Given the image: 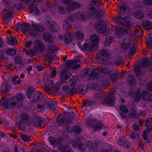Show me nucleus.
Listing matches in <instances>:
<instances>
[{"label":"nucleus","instance_id":"nucleus-1","mask_svg":"<svg viewBox=\"0 0 152 152\" xmlns=\"http://www.w3.org/2000/svg\"><path fill=\"white\" fill-rule=\"evenodd\" d=\"M120 5L119 10L120 15L118 16L117 18H114L113 21L115 22L116 20H117L126 27L129 28H133L134 25L131 21V19L125 15L126 13L129 11L127 4L121 2Z\"/></svg>","mask_w":152,"mask_h":152},{"label":"nucleus","instance_id":"nucleus-2","mask_svg":"<svg viewBox=\"0 0 152 152\" xmlns=\"http://www.w3.org/2000/svg\"><path fill=\"white\" fill-rule=\"evenodd\" d=\"M44 95L43 93L35 92L33 96L32 99L34 102L41 101L42 100L43 103L38 104L37 107L38 108H45L54 110L57 107V102L55 100L51 99H44Z\"/></svg>","mask_w":152,"mask_h":152},{"label":"nucleus","instance_id":"nucleus-3","mask_svg":"<svg viewBox=\"0 0 152 152\" xmlns=\"http://www.w3.org/2000/svg\"><path fill=\"white\" fill-rule=\"evenodd\" d=\"M25 99L23 94L18 93L12 99L10 98L4 102V105L9 108H13L16 106L19 107L23 104V102Z\"/></svg>","mask_w":152,"mask_h":152},{"label":"nucleus","instance_id":"nucleus-4","mask_svg":"<svg viewBox=\"0 0 152 152\" xmlns=\"http://www.w3.org/2000/svg\"><path fill=\"white\" fill-rule=\"evenodd\" d=\"M72 115V113H68L64 115L58 117L56 120L58 126H65L71 123L73 118Z\"/></svg>","mask_w":152,"mask_h":152},{"label":"nucleus","instance_id":"nucleus-5","mask_svg":"<svg viewBox=\"0 0 152 152\" xmlns=\"http://www.w3.org/2000/svg\"><path fill=\"white\" fill-rule=\"evenodd\" d=\"M130 40L128 39H125L121 45V49L122 51H126L130 48L131 50L129 52V55L130 56L133 55L136 52L135 48L134 47H131L130 45Z\"/></svg>","mask_w":152,"mask_h":152},{"label":"nucleus","instance_id":"nucleus-6","mask_svg":"<svg viewBox=\"0 0 152 152\" xmlns=\"http://www.w3.org/2000/svg\"><path fill=\"white\" fill-rule=\"evenodd\" d=\"M102 71L104 72V74H106L108 76L109 78L112 80V83H115L116 79L118 77V72L114 70H109L107 69H103Z\"/></svg>","mask_w":152,"mask_h":152},{"label":"nucleus","instance_id":"nucleus-7","mask_svg":"<svg viewBox=\"0 0 152 152\" xmlns=\"http://www.w3.org/2000/svg\"><path fill=\"white\" fill-rule=\"evenodd\" d=\"M77 79L78 77L76 76H73L72 78V82L70 83V86L72 87L70 89V91H68L70 94L74 93L75 92L76 93H79V91H80L82 87L80 86L79 85H78V87L77 86L76 83Z\"/></svg>","mask_w":152,"mask_h":152},{"label":"nucleus","instance_id":"nucleus-8","mask_svg":"<svg viewBox=\"0 0 152 152\" xmlns=\"http://www.w3.org/2000/svg\"><path fill=\"white\" fill-rule=\"evenodd\" d=\"M110 56V53L108 50L103 49L100 51L99 54L96 55V59L98 60L99 62L104 64V61L107 58L109 57Z\"/></svg>","mask_w":152,"mask_h":152},{"label":"nucleus","instance_id":"nucleus-9","mask_svg":"<svg viewBox=\"0 0 152 152\" xmlns=\"http://www.w3.org/2000/svg\"><path fill=\"white\" fill-rule=\"evenodd\" d=\"M95 26L98 33L104 35H107L106 23L103 20H100L98 21L96 24Z\"/></svg>","mask_w":152,"mask_h":152},{"label":"nucleus","instance_id":"nucleus-10","mask_svg":"<svg viewBox=\"0 0 152 152\" xmlns=\"http://www.w3.org/2000/svg\"><path fill=\"white\" fill-rule=\"evenodd\" d=\"M30 122L28 116L25 114H22L21 116V120L19 121L18 124L19 129L24 130L26 126L30 124Z\"/></svg>","mask_w":152,"mask_h":152},{"label":"nucleus","instance_id":"nucleus-11","mask_svg":"<svg viewBox=\"0 0 152 152\" xmlns=\"http://www.w3.org/2000/svg\"><path fill=\"white\" fill-rule=\"evenodd\" d=\"M68 70L67 69L64 68L61 71L60 74V78L62 83H66L70 80L72 81L69 78V75H68Z\"/></svg>","mask_w":152,"mask_h":152},{"label":"nucleus","instance_id":"nucleus-12","mask_svg":"<svg viewBox=\"0 0 152 152\" xmlns=\"http://www.w3.org/2000/svg\"><path fill=\"white\" fill-rule=\"evenodd\" d=\"M103 69H105L104 67H100L99 68H95L91 70L89 76L90 77H93L94 79H96L98 76L100 72L104 74V72L102 71Z\"/></svg>","mask_w":152,"mask_h":152},{"label":"nucleus","instance_id":"nucleus-13","mask_svg":"<svg viewBox=\"0 0 152 152\" xmlns=\"http://www.w3.org/2000/svg\"><path fill=\"white\" fill-rule=\"evenodd\" d=\"M16 27L17 28L16 30L21 29L22 32L24 34H26L29 31L30 26L28 23H25L22 24H19Z\"/></svg>","mask_w":152,"mask_h":152},{"label":"nucleus","instance_id":"nucleus-14","mask_svg":"<svg viewBox=\"0 0 152 152\" xmlns=\"http://www.w3.org/2000/svg\"><path fill=\"white\" fill-rule=\"evenodd\" d=\"M34 46L38 51L42 52L44 50V46L40 40H37L34 42Z\"/></svg>","mask_w":152,"mask_h":152},{"label":"nucleus","instance_id":"nucleus-15","mask_svg":"<svg viewBox=\"0 0 152 152\" xmlns=\"http://www.w3.org/2000/svg\"><path fill=\"white\" fill-rule=\"evenodd\" d=\"M89 124L93 126L92 127L95 130L99 129L104 126V124H101L100 121H98L95 120H93Z\"/></svg>","mask_w":152,"mask_h":152},{"label":"nucleus","instance_id":"nucleus-16","mask_svg":"<svg viewBox=\"0 0 152 152\" xmlns=\"http://www.w3.org/2000/svg\"><path fill=\"white\" fill-rule=\"evenodd\" d=\"M72 37V34L70 33H68L66 34L65 35H60L59 36V38L61 39H63L65 43L68 44L71 41Z\"/></svg>","mask_w":152,"mask_h":152},{"label":"nucleus","instance_id":"nucleus-17","mask_svg":"<svg viewBox=\"0 0 152 152\" xmlns=\"http://www.w3.org/2000/svg\"><path fill=\"white\" fill-rule=\"evenodd\" d=\"M81 5L77 2L75 1L71 4L70 5L67 6L66 9L69 11V12L72 11L75 8H78L80 7Z\"/></svg>","mask_w":152,"mask_h":152},{"label":"nucleus","instance_id":"nucleus-18","mask_svg":"<svg viewBox=\"0 0 152 152\" xmlns=\"http://www.w3.org/2000/svg\"><path fill=\"white\" fill-rule=\"evenodd\" d=\"M99 39V37L98 36L96 35H93L91 37L90 43L92 46L94 47V46L97 45Z\"/></svg>","mask_w":152,"mask_h":152},{"label":"nucleus","instance_id":"nucleus-19","mask_svg":"<svg viewBox=\"0 0 152 152\" xmlns=\"http://www.w3.org/2000/svg\"><path fill=\"white\" fill-rule=\"evenodd\" d=\"M134 70L136 76L138 77V79L140 82H142V78L140 76L141 74L140 66L138 65L135 66L134 68Z\"/></svg>","mask_w":152,"mask_h":152},{"label":"nucleus","instance_id":"nucleus-20","mask_svg":"<svg viewBox=\"0 0 152 152\" xmlns=\"http://www.w3.org/2000/svg\"><path fill=\"white\" fill-rule=\"evenodd\" d=\"M9 83H7L1 86V91L4 93H7L10 91L11 88Z\"/></svg>","mask_w":152,"mask_h":152},{"label":"nucleus","instance_id":"nucleus-21","mask_svg":"<svg viewBox=\"0 0 152 152\" xmlns=\"http://www.w3.org/2000/svg\"><path fill=\"white\" fill-rule=\"evenodd\" d=\"M82 51L84 52H89L92 50L94 47L92 46L90 43V44L86 43L84 44L83 48L80 47Z\"/></svg>","mask_w":152,"mask_h":152},{"label":"nucleus","instance_id":"nucleus-22","mask_svg":"<svg viewBox=\"0 0 152 152\" xmlns=\"http://www.w3.org/2000/svg\"><path fill=\"white\" fill-rule=\"evenodd\" d=\"M152 22L149 20H143L142 23L143 27L147 30H150L152 29Z\"/></svg>","mask_w":152,"mask_h":152},{"label":"nucleus","instance_id":"nucleus-23","mask_svg":"<svg viewBox=\"0 0 152 152\" xmlns=\"http://www.w3.org/2000/svg\"><path fill=\"white\" fill-rule=\"evenodd\" d=\"M58 149L62 152H72V150L71 147L68 145H65L64 147H59Z\"/></svg>","mask_w":152,"mask_h":152},{"label":"nucleus","instance_id":"nucleus-24","mask_svg":"<svg viewBox=\"0 0 152 152\" xmlns=\"http://www.w3.org/2000/svg\"><path fill=\"white\" fill-rule=\"evenodd\" d=\"M134 17L139 20H140L144 17L143 12L140 10L135 11L133 14Z\"/></svg>","mask_w":152,"mask_h":152},{"label":"nucleus","instance_id":"nucleus-25","mask_svg":"<svg viewBox=\"0 0 152 152\" xmlns=\"http://www.w3.org/2000/svg\"><path fill=\"white\" fill-rule=\"evenodd\" d=\"M115 99V95L112 94L111 95H107L105 100L108 104H111L114 103Z\"/></svg>","mask_w":152,"mask_h":152},{"label":"nucleus","instance_id":"nucleus-26","mask_svg":"<svg viewBox=\"0 0 152 152\" xmlns=\"http://www.w3.org/2000/svg\"><path fill=\"white\" fill-rule=\"evenodd\" d=\"M99 79L103 84H108L109 82L108 76H106L105 74L100 76L99 78Z\"/></svg>","mask_w":152,"mask_h":152},{"label":"nucleus","instance_id":"nucleus-27","mask_svg":"<svg viewBox=\"0 0 152 152\" xmlns=\"http://www.w3.org/2000/svg\"><path fill=\"white\" fill-rule=\"evenodd\" d=\"M54 52L53 50H49V52L45 56V58L48 61H51L53 59V53Z\"/></svg>","mask_w":152,"mask_h":152},{"label":"nucleus","instance_id":"nucleus-28","mask_svg":"<svg viewBox=\"0 0 152 152\" xmlns=\"http://www.w3.org/2000/svg\"><path fill=\"white\" fill-rule=\"evenodd\" d=\"M43 37L44 39L49 43L53 42L52 36L50 33H44L43 35Z\"/></svg>","mask_w":152,"mask_h":152},{"label":"nucleus","instance_id":"nucleus-29","mask_svg":"<svg viewBox=\"0 0 152 152\" xmlns=\"http://www.w3.org/2000/svg\"><path fill=\"white\" fill-rule=\"evenodd\" d=\"M59 26L55 23H52L49 28V30L51 32H56L59 29Z\"/></svg>","mask_w":152,"mask_h":152},{"label":"nucleus","instance_id":"nucleus-30","mask_svg":"<svg viewBox=\"0 0 152 152\" xmlns=\"http://www.w3.org/2000/svg\"><path fill=\"white\" fill-rule=\"evenodd\" d=\"M103 11L100 9H99L96 10H95L93 12L91 16L94 15L95 16L99 17L103 16Z\"/></svg>","mask_w":152,"mask_h":152},{"label":"nucleus","instance_id":"nucleus-31","mask_svg":"<svg viewBox=\"0 0 152 152\" xmlns=\"http://www.w3.org/2000/svg\"><path fill=\"white\" fill-rule=\"evenodd\" d=\"M50 85L52 88V90L53 94L55 95L59 90V85H56L54 84L52 81L50 82Z\"/></svg>","mask_w":152,"mask_h":152},{"label":"nucleus","instance_id":"nucleus-32","mask_svg":"<svg viewBox=\"0 0 152 152\" xmlns=\"http://www.w3.org/2000/svg\"><path fill=\"white\" fill-rule=\"evenodd\" d=\"M147 48L148 49L152 50V34H150L147 39L146 43Z\"/></svg>","mask_w":152,"mask_h":152},{"label":"nucleus","instance_id":"nucleus-33","mask_svg":"<svg viewBox=\"0 0 152 152\" xmlns=\"http://www.w3.org/2000/svg\"><path fill=\"white\" fill-rule=\"evenodd\" d=\"M75 16L78 18V19L81 21L84 20L86 18V15L85 13L83 12H80L77 13L75 15Z\"/></svg>","mask_w":152,"mask_h":152},{"label":"nucleus","instance_id":"nucleus-34","mask_svg":"<svg viewBox=\"0 0 152 152\" xmlns=\"http://www.w3.org/2000/svg\"><path fill=\"white\" fill-rule=\"evenodd\" d=\"M13 18L12 15L10 12H7L4 14V18L5 22L8 23Z\"/></svg>","mask_w":152,"mask_h":152},{"label":"nucleus","instance_id":"nucleus-35","mask_svg":"<svg viewBox=\"0 0 152 152\" xmlns=\"http://www.w3.org/2000/svg\"><path fill=\"white\" fill-rule=\"evenodd\" d=\"M33 122L34 124L36 126H41L42 125V119L39 117L34 118Z\"/></svg>","mask_w":152,"mask_h":152},{"label":"nucleus","instance_id":"nucleus-36","mask_svg":"<svg viewBox=\"0 0 152 152\" xmlns=\"http://www.w3.org/2000/svg\"><path fill=\"white\" fill-rule=\"evenodd\" d=\"M34 30L38 32H40L43 31L44 30V28L42 25H37V24H32Z\"/></svg>","mask_w":152,"mask_h":152},{"label":"nucleus","instance_id":"nucleus-37","mask_svg":"<svg viewBox=\"0 0 152 152\" xmlns=\"http://www.w3.org/2000/svg\"><path fill=\"white\" fill-rule=\"evenodd\" d=\"M37 51L38 50L36 48L32 49L29 51L26 50L25 54L27 55H29L31 56L32 57L37 54Z\"/></svg>","mask_w":152,"mask_h":152},{"label":"nucleus","instance_id":"nucleus-38","mask_svg":"<svg viewBox=\"0 0 152 152\" xmlns=\"http://www.w3.org/2000/svg\"><path fill=\"white\" fill-rule=\"evenodd\" d=\"M34 89L33 88H30L27 91V96L29 99H31V98H32L34 94Z\"/></svg>","mask_w":152,"mask_h":152},{"label":"nucleus","instance_id":"nucleus-39","mask_svg":"<svg viewBox=\"0 0 152 152\" xmlns=\"http://www.w3.org/2000/svg\"><path fill=\"white\" fill-rule=\"evenodd\" d=\"M76 38L79 40H82L84 37L83 33L80 31H77L75 32Z\"/></svg>","mask_w":152,"mask_h":152},{"label":"nucleus","instance_id":"nucleus-40","mask_svg":"<svg viewBox=\"0 0 152 152\" xmlns=\"http://www.w3.org/2000/svg\"><path fill=\"white\" fill-rule=\"evenodd\" d=\"M71 26V24L70 22H69L68 21L64 20L63 22V29L65 31L68 30L69 27Z\"/></svg>","mask_w":152,"mask_h":152},{"label":"nucleus","instance_id":"nucleus-41","mask_svg":"<svg viewBox=\"0 0 152 152\" xmlns=\"http://www.w3.org/2000/svg\"><path fill=\"white\" fill-rule=\"evenodd\" d=\"M134 97V101H140L141 100V95L139 89H138L136 92Z\"/></svg>","mask_w":152,"mask_h":152},{"label":"nucleus","instance_id":"nucleus-42","mask_svg":"<svg viewBox=\"0 0 152 152\" xmlns=\"http://www.w3.org/2000/svg\"><path fill=\"white\" fill-rule=\"evenodd\" d=\"M114 39L112 37H107L105 39L104 44L106 45H109L114 41Z\"/></svg>","mask_w":152,"mask_h":152},{"label":"nucleus","instance_id":"nucleus-43","mask_svg":"<svg viewBox=\"0 0 152 152\" xmlns=\"http://www.w3.org/2000/svg\"><path fill=\"white\" fill-rule=\"evenodd\" d=\"M12 81L13 84L14 85L19 84L21 83L20 79L19 77L17 76H15L12 78Z\"/></svg>","mask_w":152,"mask_h":152},{"label":"nucleus","instance_id":"nucleus-44","mask_svg":"<svg viewBox=\"0 0 152 152\" xmlns=\"http://www.w3.org/2000/svg\"><path fill=\"white\" fill-rule=\"evenodd\" d=\"M15 61L16 64H20L21 66H23L24 64L23 60L19 57H16L15 58Z\"/></svg>","mask_w":152,"mask_h":152},{"label":"nucleus","instance_id":"nucleus-45","mask_svg":"<svg viewBox=\"0 0 152 152\" xmlns=\"http://www.w3.org/2000/svg\"><path fill=\"white\" fill-rule=\"evenodd\" d=\"M7 42L10 45H16L17 43V40L15 37H11L10 39L8 40Z\"/></svg>","mask_w":152,"mask_h":152},{"label":"nucleus","instance_id":"nucleus-46","mask_svg":"<svg viewBox=\"0 0 152 152\" xmlns=\"http://www.w3.org/2000/svg\"><path fill=\"white\" fill-rule=\"evenodd\" d=\"M34 5H29L28 6V8L29 9H31V10L34 12V13H35L37 15V14H39L40 13V11L37 8H35L33 6Z\"/></svg>","mask_w":152,"mask_h":152},{"label":"nucleus","instance_id":"nucleus-47","mask_svg":"<svg viewBox=\"0 0 152 152\" xmlns=\"http://www.w3.org/2000/svg\"><path fill=\"white\" fill-rule=\"evenodd\" d=\"M101 3L100 0H92L91 2V5L96 7L99 6Z\"/></svg>","mask_w":152,"mask_h":152},{"label":"nucleus","instance_id":"nucleus-48","mask_svg":"<svg viewBox=\"0 0 152 152\" xmlns=\"http://www.w3.org/2000/svg\"><path fill=\"white\" fill-rule=\"evenodd\" d=\"M123 29L118 27L116 28V34L118 37L121 36L123 34Z\"/></svg>","mask_w":152,"mask_h":152},{"label":"nucleus","instance_id":"nucleus-49","mask_svg":"<svg viewBox=\"0 0 152 152\" xmlns=\"http://www.w3.org/2000/svg\"><path fill=\"white\" fill-rule=\"evenodd\" d=\"M6 52L9 55L13 56L15 55L16 51L13 49H9L6 50Z\"/></svg>","mask_w":152,"mask_h":152},{"label":"nucleus","instance_id":"nucleus-50","mask_svg":"<svg viewBox=\"0 0 152 152\" xmlns=\"http://www.w3.org/2000/svg\"><path fill=\"white\" fill-rule=\"evenodd\" d=\"M50 43L48 45V48L49 50H53L54 52V51L56 49V46L54 43Z\"/></svg>","mask_w":152,"mask_h":152},{"label":"nucleus","instance_id":"nucleus-51","mask_svg":"<svg viewBox=\"0 0 152 152\" xmlns=\"http://www.w3.org/2000/svg\"><path fill=\"white\" fill-rule=\"evenodd\" d=\"M135 79L133 75H130L128 77V81L131 84L135 83Z\"/></svg>","mask_w":152,"mask_h":152},{"label":"nucleus","instance_id":"nucleus-52","mask_svg":"<svg viewBox=\"0 0 152 152\" xmlns=\"http://www.w3.org/2000/svg\"><path fill=\"white\" fill-rule=\"evenodd\" d=\"M24 2L26 5H34L35 4L34 0H20Z\"/></svg>","mask_w":152,"mask_h":152},{"label":"nucleus","instance_id":"nucleus-53","mask_svg":"<svg viewBox=\"0 0 152 152\" xmlns=\"http://www.w3.org/2000/svg\"><path fill=\"white\" fill-rule=\"evenodd\" d=\"M73 61L69 60L67 61L65 63V65L69 69H70L73 67Z\"/></svg>","mask_w":152,"mask_h":152},{"label":"nucleus","instance_id":"nucleus-54","mask_svg":"<svg viewBox=\"0 0 152 152\" xmlns=\"http://www.w3.org/2000/svg\"><path fill=\"white\" fill-rule=\"evenodd\" d=\"M44 88L45 91L47 93L49 94H53L52 90H51L50 88V86L49 85L47 84L45 86H44Z\"/></svg>","mask_w":152,"mask_h":152},{"label":"nucleus","instance_id":"nucleus-55","mask_svg":"<svg viewBox=\"0 0 152 152\" xmlns=\"http://www.w3.org/2000/svg\"><path fill=\"white\" fill-rule=\"evenodd\" d=\"M93 104V102L89 100H86L84 101L83 102V107H85L90 106Z\"/></svg>","mask_w":152,"mask_h":152},{"label":"nucleus","instance_id":"nucleus-56","mask_svg":"<svg viewBox=\"0 0 152 152\" xmlns=\"http://www.w3.org/2000/svg\"><path fill=\"white\" fill-rule=\"evenodd\" d=\"M21 137L22 139L25 142L29 141L30 140V137L25 134H21Z\"/></svg>","mask_w":152,"mask_h":152},{"label":"nucleus","instance_id":"nucleus-57","mask_svg":"<svg viewBox=\"0 0 152 152\" xmlns=\"http://www.w3.org/2000/svg\"><path fill=\"white\" fill-rule=\"evenodd\" d=\"M120 110L122 112L126 113L128 112L127 107L124 105H122L120 107Z\"/></svg>","mask_w":152,"mask_h":152},{"label":"nucleus","instance_id":"nucleus-58","mask_svg":"<svg viewBox=\"0 0 152 152\" xmlns=\"http://www.w3.org/2000/svg\"><path fill=\"white\" fill-rule=\"evenodd\" d=\"M58 12L61 14H63L65 13V10L62 6H59L58 8Z\"/></svg>","mask_w":152,"mask_h":152},{"label":"nucleus","instance_id":"nucleus-59","mask_svg":"<svg viewBox=\"0 0 152 152\" xmlns=\"http://www.w3.org/2000/svg\"><path fill=\"white\" fill-rule=\"evenodd\" d=\"M72 130L73 132L77 133H79L81 131V128L78 126L73 127Z\"/></svg>","mask_w":152,"mask_h":152},{"label":"nucleus","instance_id":"nucleus-60","mask_svg":"<svg viewBox=\"0 0 152 152\" xmlns=\"http://www.w3.org/2000/svg\"><path fill=\"white\" fill-rule=\"evenodd\" d=\"M104 96V95L100 93L96 94L94 95L95 97L99 99H102Z\"/></svg>","mask_w":152,"mask_h":152},{"label":"nucleus","instance_id":"nucleus-61","mask_svg":"<svg viewBox=\"0 0 152 152\" xmlns=\"http://www.w3.org/2000/svg\"><path fill=\"white\" fill-rule=\"evenodd\" d=\"M56 138L53 137H50L49 138V140L50 143L53 145H54Z\"/></svg>","mask_w":152,"mask_h":152},{"label":"nucleus","instance_id":"nucleus-62","mask_svg":"<svg viewBox=\"0 0 152 152\" xmlns=\"http://www.w3.org/2000/svg\"><path fill=\"white\" fill-rule=\"evenodd\" d=\"M62 141V139L61 137L56 138L54 143V145H60Z\"/></svg>","mask_w":152,"mask_h":152},{"label":"nucleus","instance_id":"nucleus-63","mask_svg":"<svg viewBox=\"0 0 152 152\" xmlns=\"http://www.w3.org/2000/svg\"><path fill=\"white\" fill-rule=\"evenodd\" d=\"M123 34H126L130 35V36H132L131 33L132 32L129 29H123Z\"/></svg>","mask_w":152,"mask_h":152},{"label":"nucleus","instance_id":"nucleus-64","mask_svg":"<svg viewBox=\"0 0 152 152\" xmlns=\"http://www.w3.org/2000/svg\"><path fill=\"white\" fill-rule=\"evenodd\" d=\"M123 145L124 148L127 149L129 147V142L127 140H124V142Z\"/></svg>","mask_w":152,"mask_h":152}]
</instances>
